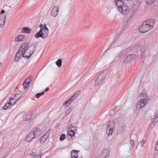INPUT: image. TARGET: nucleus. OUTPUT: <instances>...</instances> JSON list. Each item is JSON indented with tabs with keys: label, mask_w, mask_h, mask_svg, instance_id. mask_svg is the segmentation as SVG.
<instances>
[{
	"label": "nucleus",
	"mask_w": 158,
	"mask_h": 158,
	"mask_svg": "<svg viewBox=\"0 0 158 158\" xmlns=\"http://www.w3.org/2000/svg\"><path fill=\"white\" fill-rule=\"evenodd\" d=\"M115 2L116 6L118 7V9L121 13L127 15L130 11L129 8L125 4L123 1L122 0H114Z\"/></svg>",
	"instance_id": "obj_1"
},
{
	"label": "nucleus",
	"mask_w": 158,
	"mask_h": 158,
	"mask_svg": "<svg viewBox=\"0 0 158 158\" xmlns=\"http://www.w3.org/2000/svg\"><path fill=\"white\" fill-rule=\"evenodd\" d=\"M36 46L34 44L30 45L28 49L24 50L23 51V57L25 58V59H28L33 53L34 52L35 50Z\"/></svg>",
	"instance_id": "obj_2"
},
{
	"label": "nucleus",
	"mask_w": 158,
	"mask_h": 158,
	"mask_svg": "<svg viewBox=\"0 0 158 158\" xmlns=\"http://www.w3.org/2000/svg\"><path fill=\"white\" fill-rule=\"evenodd\" d=\"M80 92L79 91H77L73 95L69 98V99L67 100L65 102H64L63 105L64 107H67L80 94Z\"/></svg>",
	"instance_id": "obj_3"
},
{
	"label": "nucleus",
	"mask_w": 158,
	"mask_h": 158,
	"mask_svg": "<svg viewBox=\"0 0 158 158\" xmlns=\"http://www.w3.org/2000/svg\"><path fill=\"white\" fill-rule=\"evenodd\" d=\"M151 29L149 25H148V23L147 21L143 22L142 24L139 28V32L143 33L146 32Z\"/></svg>",
	"instance_id": "obj_4"
},
{
	"label": "nucleus",
	"mask_w": 158,
	"mask_h": 158,
	"mask_svg": "<svg viewBox=\"0 0 158 158\" xmlns=\"http://www.w3.org/2000/svg\"><path fill=\"white\" fill-rule=\"evenodd\" d=\"M115 122L110 120L109 123L106 126V132L108 135H111L113 132V128L115 126Z\"/></svg>",
	"instance_id": "obj_5"
},
{
	"label": "nucleus",
	"mask_w": 158,
	"mask_h": 158,
	"mask_svg": "<svg viewBox=\"0 0 158 158\" xmlns=\"http://www.w3.org/2000/svg\"><path fill=\"white\" fill-rule=\"evenodd\" d=\"M45 32L42 31V29H40L39 31L37 32L35 35V37L36 38L42 37L43 39L47 38L48 35V29L46 28Z\"/></svg>",
	"instance_id": "obj_6"
},
{
	"label": "nucleus",
	"mask_w": 158,
	"mask_h": 158,
	"mask_svg": "<svg viewBox=\"0 0 158 158\" xmlns=\"http://www.w3.org/2000/svg\"><path fill=\"white\" fill-rule=\"evenodd\" d=\"M137 56L135 54H130L128 55L125 59L124 60V63H129L131 61L134 60L136 58Z\"/></svg>",
	"instance_id": "obj_7"
},
{
	"label": "nucleus",
	"mask_w": 158,
	"mask_h": 158,
	"mask_svg": "<svg viewBox=\"0 0 158 158\" xmlns=\"http://www.w3.org/2000/svg\"><path fill=\"white\" fill-rule=\"evenodd\" d=\"M106 77L105 74L104 73H102L99 75L96 79L95 84L98 86L102 83Z\"/></svg>",
	"instance_id": "obj_8"
},
{
	"label": "nucleus",
	"mask_w": 158,
	"mask_h": 158,
	"mask_svg": "<svg viewBox=\"0 0 158 158\" xmlns=\"http://www.w3.org/2000/svg\"><path fill=\"white\" fill-rule=\"evenodd\" d=\"M146 100L145 99H142L138 102L136 104V109L137 111H139L146 104Z\"/></svg>",
	"instance_id": "obj_9"
},
{
	"label": "nucleus",
	"mask_w": 158,
	"mask_h": 158,
	"mask_svg": "<svg viewBox=\"0 0 158 158\" xmlns=\"http://www.w3.org/2000/svg\"><path fill=\"white\" fill-rule=\"evenodd\" d=\"M110 149L109 148H106L104 149L102 152L101 154H99L97 158H106L109 154Z\"/></svg>",
	"instance_id": "obj_10"
},
{
	"label": "nucleus",
	"mask_w": 158,
	"mask_h": 158,
	"mask_svg": "<svg viewBox=\"0 0 158 158\" xmlns=\"http://www.w3.org/2000/svg\"><path fill=\"white\" fill-rule=\"evenodd\" d=\"M129 50V48H127L122 51L120 52L119 54L118 55V57L119 58H123L128 52Z\"/></svg>",
	"instance_id": "obj_11"
},
{
	"label": "nucleus",
	"mask_w": 158,
	"mask_h": 158,
	"mask_svg": "<svg viewBox=\"0 0 158 158\" xmlns=\"http://www.w3.org/2000/svg\"><path fill=\"white\" fill-rule=\"evenodd\" d=\"M41 132V130L40 128H35L32 133L34 135V137L36 138L40 135Z\"/></svg>",
	"instance_id": "obj_12"
},
{
	"label": "nucleus",
	"mask_w": 158,
	"mask_h": 158,
	"mask_svg": "<svg viewBox=\"0 0 158 158\" xmlns=\"http://www.w3.org/2000/svg\"><path fill=\"white\" fill-rule=\"evenodd\" d=\"M6 19V15H2L0 16V28L3 27L5 24Z\"/></svg>",
	"instance_id": "obj_13"
},
{
	"label": "nucleus",
	"mask_w": 158,
	"mask_h": 158,
	"mask_svg": "<svg viewBox=\"0 0 158 158\" xmlns=\"http://www.w3.org/2000/svg\"><path fill=\"white\" fill-rule=\"evenodd\" d=\"M36 138L34 137L32 132L30 133L25 138V140L28 142L31 141L32 139Z\"/></svg>",
	"instance_id": "obj_14"
},
{
	"label": "nucleus",
	"mask_w": 158,
	"mask_h": 158,
	"mask_svg": "<svg viewBox=\"0 0 158 158\" xmlns=\"http://www.w3.org/2000/svg\"><path fill=\"white\" fill-rule=\"evenodd\" d=\"M58 9L57 6H55L52 10L51 15L54 17L56 16L58 13Z\"/></svg>",
	"instance_id": "obj_15"
},
{
	"label": "nucleus",
	"mask_w": 158,
	"mask_h": 158,
	"mask_svg": "<svg viewBox=\"0 0 158 158\" xmlns=\"http://www.w3.org/2000/svg\"><path fill=\"white\" fill-rule=\"evenodd\" d=\"M49 131H48L47 133H46L43 136L40 140V142L41 143H44L46 139L48 138L49 136L48 132Z\"/></svg>",
	"instance_id": "obj_16"
},
{
	"label": "nucleus",
	"mask_w": 158,
	"mask_h": 158,
	"mask_svg": "<svg viewBox=\"0 0 158 158\" xmlns=\"http://www.w3.org/2000/svg\"><path fill=\"white\" fill-rule=\"evenodd\" d=\"M25 36L24 35H20L16 37L15 40L18 42H21L25 40Z\"/></svg>",
	"instance_id": "obj_17"
},
{
	"label": "nucleus",
	"mask_w": 158,
	"mask_h": 158,
	"mask_svg": "<svg viewBox=\"0 0 158 158\" xmlns=\"http://www.w3.org/2000/svg\"><path fill=\"white\" fill-rule=\"evenodd\" d=\"M139 44L136 45L134 47V49H135L137 50V52L138 53L139 51L140 52L141 51V54H142V56H143V54L145 53V48H142L141 50H140L139 48H138V47H139Z\"/></svg>",
	"instance_id": "obj_18"
},
{
	"label": "nucleus",
	"mask_w": 158,
	"mask_h": 158,
	"mask_svg": "<svg viewBox=\"0 0 158 158\" xmlns=\"http://www.w3.org/2000/svg\"><path fill=\"white\" fill-rule=\"evenodd\" d=\"M28 43L27 42L24 43L21 45L20 49L23 51L27 48L28 49L29 48V46H28Z\"/></svg>",
	"instance_id": "obj_19"
},
{
	"label": "nucleus",
	"mask_w": 158,
	"mask_h": 158,
	"mask_svg": "<svg viewBox=\"0 0 158 158\" xmlns=\"http://www.w3.org/2000/svg\"><path fill=\"white\" fill-rule=\"evenodd\" d=\"M71 156L72 158H77L78 154L77 151L73 150L71 151Z\"/></svg>",
	"instance_id": "obj_20"
},
{
	"label": "nucleus",
	"mask_w": 158,
	"mask_h": 158,
	"mask_svg": "<svg viewBox=\"0 0 158 158\" xmlns=\"http://www.w3.org/2000/svg\"><path fill=\"white\" fill-rule=\"evenodd\" d=\"M139 6V4L136 5L135 4H133L132 7L131 8V9H130L131 12H135L138 9V6Z\"/></svg>",
	"instance_id": "obj_21"
},
{
	"label": "nucleus",
	"mask_w": 158,
	"mask_h": 158,
	"mask_svg": "<svg viewBox=\"0 0 158 158\" xmlns=\"http://www.w3.org/2000/svg\"><path fill=\"white\" fill-rule=\"evenodd\" d=\"M12 106L9 102L5 104V105L3 107V109L4 110H6L10 109Z\"/></svg>",
	"instance_id": "obj_22"
},
{
	"label": "nucleus",
	"mask_w": 158,
	"mask_h": 158,
	"mask_svg": "<svg viewBox=\"0 0 158 158\" xmlns=\"http://www.w3.org/2000/svg\"><path fill=\"white\" fill-rule=\"evenodd\" d=\"M22 31L24 33H30L31 31V30L28 27H25L22 29Z\"/></svg>",
	"instance_id": "obj_23"
},
{
	"label": "nucleus",
	"mask_w": 158,
	"mask_h": 158,
	"mask_svg": "<svg viewBox=\"0 0 158 158\" xmlns=\"http://www.w3.org/2000/svg\"><path fill=\"white\" fill-rule=\"evenodd\" d=\"M119 34L117 33L116 35L115 38L114 39L112 42L110 44V46H112L113 45L114 43L117 41L119 39Z\"/></svg>",
	"instance_id": "obj_24"
},
{
	"label": "nucleus",
	"mask_w": 158,
	"mask_h": 158,
	"mask_svg": "<svg viewBox=\"0 0 158 158\" xmlns=\"http://www.w3.org/2000/svg\"><path fill=\"white\" fill-rule=\"evenodd\" d=\"M147 22L148 23V25H149L151 29L152 28L154 25L155 23L154 20L152 19H150L148 21H147Z\"/></svg>",
	"instance_id": "obj_25"
},
{
	"label": "nucleus",
	"mask_w": 158,
	"mask_h": 158,
	"mask_svg": "<svg viewBox=\"0 0 158 158\" xmlns=\"http://www.w3.org/2000/svg\"><path fill=\"white\" fill-rule=\"evenodd\" d=\"M23 51L21 49H19L18 52L17 53L16 56L18 57H20V59L21 60L22 59V56H23Z\"/></svg>",
	"instance_id": "obj_26"
},
{
	"label": "nucleus",
	"mask_w": 158,
	"mask_h": 158,
	"mask_svg": "<svg viewBox=\"0 0 158 158\" xmlns=\"http://www.w3.org/2000/svg\"><path fill=\"white\" fill-rule=\"evenodd\" d=\"M44 26L42 24H40L39 26L40 27V29H42V31L44 32H45V31H46V28H47L48 29V34H49V31L48 28L46 27L45 24H44Z\"/></svg>",
	"instance_id": "obj_27"
},
{
	"label": "nucleus",
	"mask_w": 158,
	"mask_h": 158,
	"mask_svg": "<svg viewBox=\"0 0 158 158\" xmlns=\"http://www.w3.org/2000/svg\"><path fill=\"white\" fill-rule=\"evenodd\" d=\"M18 98L15 99L14 98H11L9 101V102L12 106L16 103V100H18Z\"/></svg>",
	"instance_id": "obj_28"
},
{
	"label": "nucleus",
	"mask_w": 158,
	"mask_h": 158,
	"mask_svg": "<svg viewBox=\"0 0 158 158\" xmlns=\"http://www.w3.org/2000/svg\"><path fill=\"white\" fill-rule=\"evenodd\" d=\"M62 60L61 59H59L56 61V64L59 67H60L62 65Z\"/></svg>",
	"instance_id": "obj_29"
},
{
	"label": "nucleus",
	"mask_w": 158,
	"mask_h": 158,
	"mask_svg": "<svg viewBox=\"0 0 158 158\" xmlns=\"http://www.w3.org/2000/svg\"><path fill=\"white\" fill-rule=\"evenodd\" d=\"M152 120L155 123L158 121V114H156V116H154V117L152 118Z\"/></svg>",
	"instance_id": "obj_30"
},
{
	"label": "nucleus",
	"mask_w": 158,
	"mask_h": 158,
	"mask_svg": "<svg viewBox=\"0 0 158 158\" xmlns=\"http://www.w3.org/2000/svg\"><path fill=\"white\" fill-rule=\"evenodd\" d=\"M155 0H146L145 2L147 4L149 5H151L152 4Z\"/></svg>",
	"instance_id": "obj_31"
},
{
	"label": "nucleus",
	"mask_w": 158,
	"mask_h": 158,
	"mask_svg": "<svg viewBox=\"0 0 158 158\" xmlns=\"http://www.w3.org/2000/svg\"><path fill=\"white\" fill-rule=\"evenodd\" d=\"M68 135L70 137L73 136L74 134V132L73 130H71L70 131H69L68 132Z\"/></svg>",
	"instance_id": "obj_32"
},
{
	"label": "nucleus",
	"mask_w": 158,
	"mask_h": 158,
	"mask_svg": "<svg viewBox=\"0 0 158 158\" xmlns=\"http://www.w3.org/2000/svg\"><path fill=\"white\" fill-rule=\"evenodd\" d=\"M31 77L29 78H27L25 81L24 82H27V84L29 85L30 83V82H31Z\"/></svg>",
	"instance_id": "obj_33"
},
{
	"label": "nucleus",
	"mask_w": 158,
	"mask_h": 158,
	"mask_svg": "<svg viewBox=\"0 0 158 158\" xmlns=\"http://www.w3.org/2000/svg\"><path fill=\"white\" fill-rule=\"evenodd\" d=\"M65 138V135L64 134H62L60 135V140L61 141H63Z\"/></svg>",
	"instance_id": "obj_34"
},
{
	"label": "nucleus",
	"mask_w": 158,
	"mask_h": 158,
	"mask_svg": "<svg viewBox=\"0 0 158 158\" xmlns=\"http://www.w3.org/2000/svg\"><path fill=\"white\" fill-rule=\"evenodd\" d=\"M133 14H131V15H130L129 18L128 17H126V20H127L125 24H127L128 21L130 20V19L133 16Z\"/></svg>",
	"instance_id": "obj_35"
},
{
	"label": "nucleus",
	"mask_w": 158,
	"mask_h": 158,
	"mask_svg": "<svg viewBox=\"0 0 158 158\" xmlns=\"http://www.w3.org/2000/svg\"><path fill=\"white\" fill-rule=\"evenodd\" d=\"M20 57H18L17 56H15L14 58V61L15 62H18L20 61L21 60L20 59Z\"/></svg>",
	"instance_id": "obj_36"
},
{
	"label": "nucleus",
	"mask_w": 158,
	"mask_h": 158,
	"mask_svg": "<svg viewBox=\"0 0 158 158\" xmlns=\"http://www.w3.org/2000/svg\"><path fill=\"white\" fill-rule=\"evenodd\" d=\"M27 85H28L27 83H26L25 82H23V88L24 89H26L27 88V87L28 86Z\"/></svg>",
	"instance_id": "obj_37"
},
{
	"label": "nucleus",
	"mask_w": 158,
	"mask_h": 158,
	"mask_svg": "<svg viewBox=\"0 0 158 158\" xmlns=\"http://www.w3.org/2000/svg\"><path fill=\"white\" fill-rule=\"evenodd\" d=\"M135 142V140L133 139H131L130 141V144L133 147L134 146Z\"/></svg>",
	"instance_id": "obj_38"
},
{
	"label": "nucleus",
	"mask_w": 158,
	"mask_h": 158,
	"mask_svg": "<svg viewBox=\"0 0 158 158\" xmlns=\"http://www.w3.org/2000/svg\"><path fill=\"white\" fill-rule=\"evenodd\" d=\"M40 96L41 95L40 94V93H38L35 95V97L37 98H39Z\"/></svg>",
	"instance_id": "obj_39"
},
{
	"label": "nucleus",
	"mask_w": 158,
	"mask_h": 158,
	"mask_svg": "<svg viewBox=\"0 0 158 158\" xmlns=\"http://www.w3.org/2000/svg\"><path fill=\"white\" fill-rule=\"evenodd\" d=\"M71 111V110L70 109H68L66 111V114H68L70 113Z\"/></svg>",
	"instance_id": "obj_40"
},
{
	"label": "nucleus",
	"mask_w": 158,
	"mask_h": 158,
	"mask_svg": "<svg viewBox=\"0 0 158 158\" xmlns=\"http://www.w3.org/2000/svg\"><path fill=\"white\" fill-rule=\"evenodd\" d=\"M144 143H145L143 139L140 143V145L141 146H143V145Z\"/></svg>",
	"instance_id": "obj_41"
},
{
	"label": "nucleus",
	"mask_w": 158,
	"mask_h": 158,
	"mask_svg": "<svg viewBox=\"0 0 158 158\" xmlns=\"http://www.w3.org/2000/svg\"><path fill=\"white\" fill-rule=\"evenodd\" d=\"M143 0H137V5L139 4H139L141 3Z\"/></svg>",
	"instance_id": "obj_42"
},
{
	"label": "nucleus",
	"mask_w": 158,
	"mask_h": 158,
	"mask_svg": "<svg viewBox=\"0 0 158 158\" xmlns=\"http://www.w3.org/2000/svg\"><path fill=\"white\" fill-rule=\"evenodd\" d=\"M143 99H145L146 100L147 99V96L145 94H143Z\"/></svg>",
	"instance_id": "obj_43"
},
{
	"label": "nucleus",
	"mask_w": 158,
	"mask_h": 158,
	"mask_svg": "<svg viewBox=\"0 0 158 158\" xmlns=\"http://www.w3.org/2000/svg\"><path fill=\"white\" fill-rule=\"evenodd\" d=\"M5 12V10H2L1 11V12H0V13H1V14H4Z\"/></svg>",
	"instance_id": "obj_44"
},
{
	"label": "nucleus",
	"mask_w": 158,
	"mask_h": 158,
	"mask_svg": "<svg viewBox=\"0 0 158 158\" xmlns=\"http://www.w3.org/2000/svg\"><path fill=\"white\" fill-rule=\"evenodd\" d=\"M41 155H42L41 153L40 154H37V157H38L37 158H40V157L41 156Z\"/></svg>",
	"instance_id": "obj_45"
},
{
	"label": "nucleus",
	"mask_w": 158,
	"mask_h": 158,
	"mask_svg": "<svg viewBox=\"0 0 158 158\" xmlns=\"http://www.w3.org/2000/svg\"><path fill=\"white\" fill-rule=\"evenodd\" d=\"M49 90V88L48 87L45 90L44 92H46Z\"/></svg>",
	"instance_id": "obj_46"
},
{
	"label": "nucleus",
	"mask_w": 158,
	"mask_h": 158,
	"mask_svg": "<svg viewBox=\"0 0 158 158\" xmlns=\"http://www.w3.org/2000/svg\"><path fill=\"white\" fill-rule=\"evenodd\" d=\"M44 91H42V92H41V93H40V94L41 96V95H44Z\"/></svg>",
	"instance_id": "obj_47"
},
{
	"label": "nucleus",
	"mask_w": 158,
	"mask_h": 158,
	"mask_svg": "<svg viewBox=\"0 0 158 158\" xmlns=\"http://www.w3.org/2000/svg\"><path fill=\"white\" fill-rule=\"evenodd\" d=\"M26 119L27 121L29 120L30 119V118H26Z\"/></svg>",
	"instance_id": "obj_48"
},
{
	"label": "nucleus",
	"mask_w": 158,
	"mask_h": 158,
	"mask_svg": "<svg viewBox=\"0 0 158 158\" xmlns=\"http://www.w3.org/2000/svg\"><path fill=\"white\" fill-rule=\"evenodd\" d=\"M71 127H73V126H72V124H71V126H70L69 127H69H70L71 128Z\"/></svg>",
	"instance_id": "obj_49"
},
{
	"label": "nucleus",
	"mask_w": 158,
	"mask_h": 158,
	"mask_svg": "<svg viewBox=\"0 0 158 158\" xmlns=\"http://www.w3.org/2000/svg\"><path fill=\"white\" fill-rule=\"evenodd\" d=\"M2 64V63H0V65H1V64Z\"/></svg>",
	"instance_id": "obj_50"
},
{
	"label": "nucleus",
	"mask_w": 158,
	"mask_h": 158,
	"mask_svg": "<svg viewBox=\"0 0 158 158\" xmlns=\"http://www.w3.org/2000/svg\"><path fill=\"white\" fill-rule=\"evenodd\" d=\"M21 96H20L19 98H21Z\"/></svg>",
	"instance_id": "obj_51"
}]
</instances>
